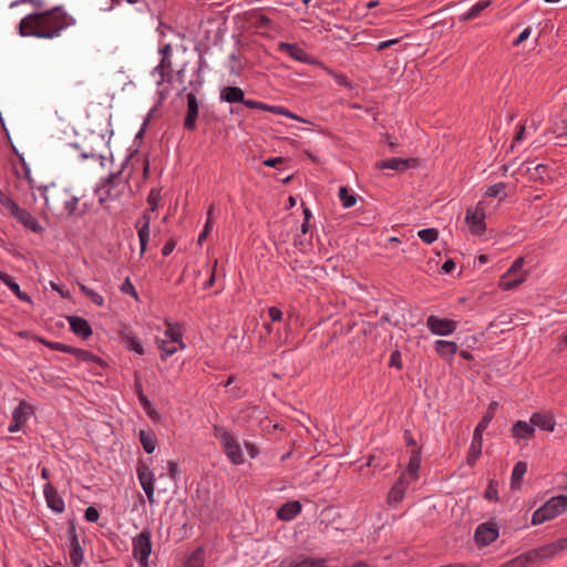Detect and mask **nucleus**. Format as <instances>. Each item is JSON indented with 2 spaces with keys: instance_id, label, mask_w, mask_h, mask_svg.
I'll list each match as a JSON object with an SVG mask.
<instances>
[{
  "instance_id": "1",
  "label": "nucleus",
  "mask_w": 567,
  "mask_h": 567,
  "mask_svg": "<svg viewBox=\"0 0 567 567\" xmlns=\"http://www.w3.org/2000/svg\"><path fill=\"white\" fill-rule=\"evenodd\" d=\"M73 24H75V19L61 7H55L22 18L19 23V34L21 37L52 40L59 38L65 29Z\"/></svg>"
},
{
  "instance_id": "2",
  "label": "nucleus",
  "mask_w": 567,
  "mask_h": 567,
  "mask_svg": "<svg viewBox=\"0 0 567 567\" xmlns=\"http://www.w3.org/2000/svg\"><path fill=\"white\" fill-rule=\"evenodd\" d=\"M40 196L44 200L45 212L58 218L70 217L76 209L79 197L69 189L55 184L40 186Z\"/></svg>"
},
{
  "instance_id": "3",
  "label": "nucleus",
  "mask_w": 567,
  "mask_h": 567,
  "mask_svg": "<svg viewBox=\"0 0 567 567\" xmlns=\"http://www.w3.org/2000/svg\"><path fill=\"white\" fill-rule=\"evenodd\" d=\"M567 509V496L558 495L549 498L537 508L532 516V525H540L561 515Z\"/></svg>"
},
{
  "instance_id": "4",
  "label": "nucleus",
  "mask_w": 567,
  "mask_h": 567,
  "mask_svg": "<svg viewBox=\"0 0 567 567\" xmlns=\"http://www.w3.org/2000/svg\"><path fill=\"white\" fill-rule=\"evenodd\" d=\"M214 435L217 440H219L227 458L233 464L239 465L245 462L240 444L230 431L223 426L215 425Z\"/></svg>"
},
{
  "instance_id": "5",
  "label": "nucleus",
  "mask_w": 567,
  "mask_h": 567,
  "mask_svg": "<svg viewBox=\"0 0 567 567\" xmlns=\"http://www.w3.org/2000/svg\"><path fill=\"white\" fill-rule=\"evenodd\" d=\"M124 188L125 183L122 182L121 172L111 173L100 183L95 190L99 203L104 204L118 198Z\"/></svg>"
},
{
  "instance_id": "6",
  "label": "nucleus",
  "mask_w": 567,
  "mask_h": 567,
  "mask_svg": "<svg viewBox=\"0 0 567 567\" xmlns=\"http://www.w3.org/2000/svg\"><path fill=\"white\" fill-rule=\"evenodd\" d=\"M524 262L525 260L523 257L515 259L507 271L502 275L498 282V286L502 290H513L526 281L527 271L523 269Z\"/></svg>"
},
{
  "instance_id": "7",
  "label": "nucleus",
  "mask_w": 567,
  "mask_h": 567,
  "mask_svg": "<svg viewBox=\"0 0 567 567\" xmlns=\"http://www.w3.org/2000/svg\"><path fill=\"white\" fill-rule=\"evenodd\" d=\"M133 556L141 566H147L150 555L152 553V532L150 528L143 529L140 534L133 537Z\"/></svg>"
},
{
  "instance_id": "8",
  "label": "nucleus",
  "mask_w": 567,
  "mask_h": 567,
  "mask_svg": "<svg viewBox=\"0 0 567 567\" xmlns=\"http://www.w3.org/2000/svg\"><path fill=\"white\" fill-rule=\"evenodd\" d=\"M567 549V537L556 539L538 548L528 550L533 564L554 558L560 551Z\"/></svg>"
},
{
  "instance_id": "9",
  "label": "nucleus",
  "mask_w": 567,
  "mask_h": 567,
  "mask_svg": "<svg viewBox=\"0 0 567 567\" xmlns=\"http://www.w3.org/2000/svg\"><path fill=\"white\" fill-rule=\"evenodd\" d=\"M173 62L172 55H161L158 64L151 71L152 76H158L156 80L157 92L161 100L165 99L163 84L172 81Z\"/></svg>"
},
{
  "instance_id": "10",
  "label": "nucleus",
  "mask_w": 567,
  "mask_h": 567,
  "mask_svg": "<svg viewBox=\"0 0 567 567\" xmlns=\"http://www.w3.org/2000/svg\"><path fill=\"white\" fill-rule=\"evenodd\" d=\"M426 327L434 336L447 337L456 331L458 322L449 318H440L431 315L426 319Z\"/></svg>"
},
{
  "instance_id": "11",
  "label": "nucleus",
  "mask_w": 567,
  "mask_h": 567,
  "mask_svg": "<svg viewBox=\"0 0 567 567\" xmlns=\"http://www.w3.org/2000/svg\"><path fill=\"white\" fill-rule=\"evenodd\" d=\"M137 478L151 504L154 503L155 475L148 464L140 463L137 466Z\"/></svg>"
},
{
  "instance_id": "12",
  "label": "nucleus",
  "mask_w": 567,
  "mask_h": 567,
  "mask_svg": "<svg viewBox=\"0 0 567 567\" xmlns=\"http://www.w3.org/2000/svg\"><path fill=\"white\" fill-rule=\"evenodd\" d=\"M485 209L480 204L466 212L465 221L473 235H482L485 231Z\"/></svg>"
},
{
  "instance_id": "13",
  "label": "nucleus",
  "mask_w": 567,
  "mask_h": 567,
  "mask_svg": "<svg viewBox=\"0 0 567 567\" xmlns=\"http://www.w3.org/2000/svg\"><path fill=\"white\" fill-rule=\"evenodd\" d=\"M278 51L286 53L290 59L306 63V64H318L319 62L308 54L298 43L279 42Z\"/></svg>"
},
{
  "instance_id": "14",
  "label": "nucleus",
  "mask_w": 567,
  "mask_h": 567,
  "mask_svg": "<svg viewBox=\"0 0 567 567\" xmlns=\"http://www.w3.org/2000/svg\"><path fill=\"white\" fill-rule=\"evenodd\" d=\"M498 537V528L493 523H484L477 526L474 533V539L480 546H487Z\"/></svg>"
},
{
  "instance_id": "15",
  "label": "nucleus",
  "mask_w": 567,
  "mask_h": 567,
  "mask_svg": "<svg viewBox=\"0 0 567 567\" xmlns=\"http://www.w3.org/2000/svg\"><path fill=\"white\" fill-rule=\"evenodd\" d=\"M151 214H152V212L145 210L143 213V215L141 216V218H138L137 221L135 223V228L137 230V236H138L140 246H141V251H140L141 256L145 252V250L147 248V244L150 241V224L152 220Z\"/></svg>"
},
{
  "instance_id": "16",
  "label": "nucleus",
  "mask_w": 567,
  "mask_h": 567,
  "mask_svg": "<svg viewBox=\"0 0 567 567\" xmlns=\"http://www.w3.org/2000/svg\"><path fill=\"white\" fill-rule=\"evenodd\" d=\"M421 468V450L415 447L410 452L408 467L401 473V477L410 483H415L419 480V472Z\"/></svg>"
},
{
  "instance_id": "17",
  "label": "nucleus",
  "mask_w": 567,
  "mask_h": 567,
  "mask_svg": "<svg viewBox=\"0 0 567 567\" xmlns=\"http://www.w3.org/2000/svg\"><path fill=\"white\" fill-rule=\"evenodd\" d=\"M43 495L48 507L54 513L61 514L65 509V503L51 483L43 486Z\"/></svg>"
},
{
  "instance_id": "18",
  "label": "nucleus",
  "mask_w": 567,
  "mask_h": 567,
  "mask_svg": "<svg viewBox=\"0 0 567 567\" xmlns=\"http://www.w3.org/2000/svg\"><path fill=\"white\" fill-rule=\"evenodd\" d=\"M530 422L534 429L545 432H554L556 426L555 415L550 411L536 412L530 415Z\"/></svg>"
},
{
  "instance_id": "19",
  "label": "nucleus",
  "mask_w": 567,
  "mask_h": 567,
  "mask_svg": "<svg viewBox=\"0 0 567 567\" xmlns=\"http://www.w3.org/2000/svg\"><path fill=\"white\" fill-rule=\"evenodd\" d=\"M219 99L220 101L229 104L243 103L245 106H247V103L249 102H256L255 100L245 99L244 91L238 86H224L220 90Z\"/></svg>"
},
{
  "instance_id": "20",
  "label": "nucleus",
  "mask_w": 567,
  "mask_h": 567,
  "mask_svg": "<svg viewBox=\"0 0 567 567\" xmlns=\"http://www.w3.org/2000/svg\"><path fill=\"white\" fill-rule=\"evenodd\" d=\"M187 99V114L184 121V126L186 130L193 131L196 127V121L198 117V100L194 92H190L186 96Z\"/></svg>"
},
{
  "instance_id": "21",
  "label": "nucleus",
  "mask_w": 567,
  "mask_h": 567,
  "mask_svg": "<svg viewBox=\"0 0 567 567\" xmlns=\"http://www.w3.org/2000/svg\"><path fill=\"white\" fill-rule=\"evenodd\" d=\"M534 434L535 429L530 421H517L512 427V435L516 440L517 444H520V441H529L534 437Z\"/></svg>"
},
{
  "instance_id": "22",
  "label": "nucleus",
  "mask_w": 567,
  "mask_h": 567,
  "mask_svg": "<svg viewBox=\"0 0 567 567\" xmlns=\"http://www.w3.org/2000/svg\"><path fill=\"white\" fill-rule=\"evenodd\" d=\"M410 485H412V483L406 480L403 481L400 476L389 492L388 504L392 507L400 504L404 499L405 492Z\"/></svg>"
},
{
  "instance_id": "23",
  "label": "nucleus",
  "mask_w": 567,
  "mask_h": 567,
  "mask_svg": "<svg viewBox=\"0 0 567 567\" xmlns=\"http://www.w3.org/2000/svg\"><path fill=\"white\" fill-rule=\"evenodd\" d=\"M70 539V560L74 567H79L84 560V551L80 545L75 527L72 526L69 532Z\"/></svg>"
},
{
  "instance_id": "24",
  "label": "nucleus",
  "mask_w": 567,
  "mask_h": 567,
  "mask_svg": "<svg viewBox=\"0 0 567 567\" xmlns=\"http://www.w3.org/2000/svg\"><path fill=\"white\" fill-rule=\"evenodd\" d=\"M68 321L74 334L82 337L83 339H87L92 336L93 331L86 319L78 316H70L68 317Z\"/></svg>"
},
{
  "instance_id": "25",
  "label": "nucleus",
  "mask_w": 567,
  "mask_h": 567,
  "mask_svg": "<svg viewBox=\"0 0 567 567\" xmlns=\"http://www.w3.org/2000/svg\"><path fill=\"white\" fill-rule=\"evenodd\" d=\"M299 501H290L281 505L277 511V517L282 522H290L301 513Z\"/></svg>"
},
{
  "instance_id": "26",
  "label": "nucleus",
  "mask_w": 567,
  "mask_h": 567,
  "mask_svg": "<svg viewBox=\"0 0 567 567\" xmlns=\"http://www.w3.org/2000/svg\"><path fill=\"white\" fill-rule=\"evenodd\" d=\"M13 217L32 233L39 234L43 230L40 223L24 208L19 207Z\"/></svg>"
},
{
  "instance_id": "27",
  "label": "nucleus",
  "mask_w": 567,
  "mask_h": 567,
  "mask_svg": "<svg viewBox=\"0 0 567 567\" xmlns=\"http://www.w3.org/2000/svg\"><path fill=\"white\" fill-rule=\"evenodd\" d=\"M434 349L441 358L452 362L454 355L457 353L458 347L454 341L436 340L434 342Z\"/></svg>"
},
{
  "instance_id": "28",
  "label": "nucleus",
  "mask_w": 567,
  "mask_h": 567,
  "mask_svg": "<svg viewBox=\"0 0 567 567\" xmlns=\"http://www.w3.org/2000/svg\"><path fill=\"white\" fill-rule=\"evenodd\" d=\"M165 331L164 339L171 340V343H177V348H186V344L183 341V331L178 323H174L168 319L165 320Z\"/></svg>"
},
{
  "instance_id": "29",
  "label": "nucleus",
  "mask_w": 567,
  "mask_h": 567,
  "mask_svg": "<svg viewBox=\"0 0 567 567\" xmlns=\"http://www.w3.org/2000/svg\"><path fill=\"white\" fill-rule=\"evenodd\" d=\"M483 435L478 431L473 432L472 442L467 454V464L471 466L475 464L480 455L482 454Z\"/></svg>"
},
{
  "instance_id": "30",
  "label": "nucleus",
  "mask_w": 567,
  "mask_h": 567,
  "mask_svg": "<svg viewBox=\"0 0 567 567\" xmlns=\"http://www.w3.org/2000/svg\"><path fill=\"white\" fill-rule=\"evenodd\" d=\"M413 162H414V159H412V158L403 159V158L393 157V158H389V159L379 162L377 164V167L380 169H392V171L403 172Z\"/></svg>"
},
{
  "instance_id": "31",
  "label": "nucleus",
  "mask_w": 567,
  "mask_h": 567,
  "mask_svg": "<svg viewBox=\"0 0 567 567\" xmlns=\"http://www.w3.org/2000/svg\"><path fill=\"white\" fill-rule=\"evenodd\" d=\"M140 442L147 454L155 451L157 446L156 435L152 430H141L138 433Z\"/></svg>"
},
{
  "instance_id": "32",
  "label": "nucleus",
  "mask_w": 567,
  "mask_h": 567,
  "mask_svg": "<svg viewBox=\"0 0 567 567\" xmlns=\"http://www.w3.org/2000/svg\"><path fill=\"white\" fill-rule=\"evenodd\" d=\"M156 346L161 350V359L166 360L172 357L179 350H184L185 348H177V343H171V340L167 339H157Z\"/></svg>"
},
{
  "instance_id": "33",
  "label": "nucleus",
  "mask_w": 567,
  "mask_h": 567,
  "mask_svg": "<svg viewBox=\"0 0 567 567\" xmlns=\"http://www.w3.org/2000/svg\"><path fill=\"white\" fill-rule=\"evenodd\" d=\"M32 414V409L24 401L20 402L19 405L12 412L13 421H17L21 425L24 426L30 415Z\"/></svg>"
},
{
  "instance_id": "34",
  "label": "nucleus",
  "mask_w": 567,
  "mask_h": 567,
  "mask_svg": "<svg viewBox=\"0 0 567 567\" xmlns=\"http://www.w3.org/2000/svg\"><path fill=\"white\" fill-rule=\"evenodd\" d=\"M247 107L254 109V110H261V111H266V112H270V113L284 115V116H286V112L288 110L281 105H269V104H266V103H262L259 101L247 103Z\"/></svg>"
},
{
  "instance_id": "35",
  "label": "nucleus",
  "mask_w": 567,
  "mask_h": 567,
  "mask_svg": "<svg viewBox=\"0 0 567 567\" xmlns=\"http://www.w3.org/2000/svg\"><path fill=\"white\" fill-rule=\"evenodd\" d=\"M527 472V463L519 461L515 464L512 473L511 485L512 488L520 486L522 480Z\"/></svg>"
},
{
  "instance_id": "36",
  "label": "nucleus",
  "mask_w": 567,
  "mask_h": 567,
  "mask_svg": "<svg viewBox=\"0 0 567 567\" xmlns=\"http://www.w3.org/2000/svg\"><path fill=\"white\" fill-rule=\"evenodd\" d=\"M491 0H480L475 2L467 12L462 16V20L468 21L475 19L483 10L491 6Z\"/></svg>"
},
{
  "instance_id": "37",
  "label": "nucleus",
  "mask_w": 567,
  "mask_h": 567,
  "mask_svg": "<svg viewBox=\"0 0 567 567\" xmlns=\"http://www.w3.org/2000/svg\"><path fill=\"white\" fill-rule=\"evenodd\" d=\"M547 171H548V168L544 164H537L533 167L527 165L525 168V172L528 174L530 179L542 181V182L545 181L546 178H548Z\"/></svg>"
},
{
  "instance_id": "38",
  "label": "nucleus",
  "mask_w": 567,
  "mask_h": 567,
  "mask_svg": "<svg viewBox=\"0 0 567 567\" xmlns=\"http://www.w3.org/2000/svg\"><path fill=\"white\" fill-rule=\"evenodd\" d=\"M45 344L52 350L60 351L62 353H75L81 358H85L90 354L87 351L79 350L61 342H45Z\"/></svg>"
},
{
  "instance_id": "39",
  "label": "nucleus",
  "mask_w": 567,
  "mask_h": 567,
  "mask_svg": "<svg viewBox=\"0 0 567 567\" xmlns=\"http://www.w3.org/2000/svg\"><path fill=\"white\" fill-rule=\"evenodd\" d=\"M79 288L83 295H85L97 307L104 306V297L96 292L95 290L89 288L84 284H79Z\"/></svg>"
},
{
  "instance_id": "40",
  "label": "nucleus",
  "mask_w": 567,
  "mask_h": 567,
  "mask_svg": "<svg viewBox=\"0 0 567 567\" xmlns=\"http://www.w3.org/2000/svg\"><path fill=\"white\" fill-rule=\"evenodd\" d=\"M530 557L528 551L514 557L513 559L502 564L499 567H528L532 565Z\"/></svg>"
},
{
  "instance_id": "41",
  "label": "nucleus",
  "mask_w": 567,
  "mask_h": 567,
  "mask_svg": "<svg viewBox=\"0 0 567 567\" xmlns=\"http://www.w3.org/2000/svg\"><path fill=\"white\" fill-rule=\"evenodd\" d=\"M339 199L344 208H350L355 205L357 197L349 193L348 187L341 186L339 188Z\"/></svg>"
},
{
  "instance_id": "42",
  "label": "nucleus",
  "mask_w": 567,
  "mask_h": 567,
  "mask_svg": "<svg viewBox=\"0 0 567 567\" xmlns=\"http://www.w3.org/2000/svg\"><path fill=\"white\" fill-rule=\"evenodd\" d=\"M417 237L425 244L434 243L439 237V230L436 228H424L417 231Z\"/></svg>"
},
{
  "instance_id": "43",
  "label": "nucleus",
  "mask_w": 567,
  "mask_h": 567,
  "mask_svg": "<svg viewBox=\"0 0 567 567\" xmlns=\"http://www.w3.org/2000/svg\"><path fill=\"white\" fill-rule=\"evenodd\" d=\"M4 285L22 301L30 302L31 299L28 293L21 291L20 286L10 276Z\"/></svg>"
},
{
  "instance_id": "44",
  "label": "nucleus",
  "mask_w": 567,
  "mask_h": 567,
  "mask_svg": "<svg viewBox=\"0 0 567 567\" xmlns=\"http://www.w3.org/2000/svg\"><path fill=\"white\" fill-rule=\"evenodd\" d=\"M0 204L13 216L19 205L8 195L0 190Z\"/></svg>"
},
{
  "instance_id": "45",
  "label": "nucleus",
  "mask_w": 567,
  "mask_h": 567,
  "mask_svg": "<svg viewBox=\"0 0 567 567\" xmlns=\"http://www.w3.org/2000/svg\"><path fill=\"white\" fill-rule=\"evenodd\" d=\"M159 202H161V190L153 188L147 196V203L150 205L148 210L154 213L157 209Z\"/></svg>"
},
{
  "instance_id": "46",
  "label": "nucleus",
  "mask_w": 567,
  "mask_h": 567,
  "mask_svg": "<svg viewBox=\"0 0 567 567\" xmlns=\"http://www.w3.org/2000/svg\"><path fill=\"white\" fill-rule=\"evenodd\" d=\"M195 78L189 81V86L192 87L193 92L196 94L199 92L204 84V76L202 74L200 68H197L195 71Z\"/></svg>"
},
{
  "instance_id": "47",
  "label": "nucleus",
  "mask_w": 567,
  "mask_h": 567,
  "mask_svg": "<svg viewBox=\"0 0 567 567\" xmlns=\"http://www.w3.org/2000/svg\"><path fill=\"white\" fill-rule=\"evenodd\" d=\"M494 417V413L488 411L486 412L481 421L478 422V424L476 425V427L474 429V431H478L480 434L483 435V432L488 427L489 423L492 422Z\"/></svg>"
},
{
  "instance_id": "48",
  "label": "nucleus",
  "mask_w": 567,
  "mask_h": 567,
  "mask_svg": "<svg viewBox=\"0 0 567 567\" xmlns=\"http://www.w3.org/2000/svg\"><path fill=\"white\" fill-rule=\"evenodd\" d=\"M504 190H505V184L499 182V183L488 186L485 192V195L487 197H497L501 194H503V196H506Z\"/></svg>"
},
{
  "instance_id": "49",
  "label": "nucleus",
  "mask_w": 567,
  "mask_h": 567,
  "mask_svg": "<svg viewBox=\"0 0 567 567\" xmlns=\"http://www.w3.org/2000/svg\"><path fill=\"white\" fill-rule=\"evenodd\" d=\"M327 72L334 79V81L341 85V86H346V87H351V83L349 81V79L347 78L346 74L343 73H337L334 72L333 70L331 69H328Z\"/></svg>"
},
{
  "instance_id": "50",
  "label": "nucleus",
  "mask_w": 567,
  "mask_h": 567,
  "mask_svg": "<svg viewBox=\"0 0 567 567\" xmlns=\"http://www.w3.org/2000/svg\"><path fill=\"white\" fill-rule=\"evenodd\" d=\"M120 290L123 292V293H127L132 297H134L136 300L138 299V293L134 287V285L132 284V281L130 280V278H126L124 280V282L121 285L120 287Z\"/></svg>"
},
{
  "instance_id": "51",
  "label": "nucleus",
  "mask_w": 567,
  "mask_h": 567,
  "mask_svg": "<svg viewBox=\"0 0 567 567\" xmlns=\"http://www.w3.org/2000/svg\"><path fill=\"white\" fill-rule=\"evenodd\" d=\"M138 400L142 404V406L144 408L145 412L152 416L153 415V408H152V403L150 402V400L146 398V395L143 393L141 386H138Z\"/></svg>"
},
{
  "instance_id": "52",
  "label": "nucleus",
  "mask_w": 567,
  "mask_h": 567,
  "mask_svg": "<svg viewBox=\"0 0 567 567\" xmlns=\"http://www.w3.org/2000/svg\"><path fill=\"white\" fill-rule=\"evenodd\" d=\"M167 475L172 481L177 482L178 476H179L177 462H175V461L167 462Z\"/></svg>"
},
{
  "instance_id": "53",
  "label": "nucleus",
  "mask_w": 567,
  "mask_h": 567,
  "mask_svg": "<svg viewBox=\"0 0 567 567\" xmlns=\"http://www.w3.org/2000/svg\"><path fill=\"white\" fill-rule=\"evenodd\" d=\"M127 348H128V350L134 351L137 354L144 353V347H143L142 342L140 340H137L136 338H130L127 340Z\"/></svg>"
},
{
  "instance_id": "54",
  "label": "nucleus",
  "mask_w": 567,
  "mask_h": 567,
  "mask_svg": "<svg viewBox=\"0 0 567 567\" xmlns=\"http://www.w3.org/2000/svg\"><path fill=\"white\" fill-rule=\"evenodd\" d=\"M291 567H324L323 560L305 559L293 564Z\"/></svg>"
},
{
  "instance_id": "55",
  "label": "nucleus",
  "mask_w": 567,
  "mask_h": 567,
  "mask_svg": "<svg viewBox=\"0 0 567 567\" xmlns=\"http://www.w3.org/2000/svg\"><path fill=\"white\" fill-rule=\"evenodd\" d=\"M84 517L90 523H96L100 518V513L94 506H89L85 509Z\"/></svg>"
},
{
  "instance_id": "56",
  "label": "nucleus",
  "mask_w": 567,
  "mask_h": 567,
  "mask_svg": "<svg viewBox=\"0 0 567 567\" xmlns=\"http://www.w3.org/2000/svg\"><path fill=\"white\" fill-rule=\"evenodd\" d=\"M389 365L396 368L399 370L402 369V359L400 351L395 350L391 353Z\"/></svg>"
},
{
  "instance_id": "57",
  "label": "nucleus",
  "mask_w": 567,
  "mask_h": 567,
  "mask_svg": "<svg viewBox=\"0 0 567 567\" xmlns=\"http://www.w3.org/2000/svg\"><path fill=\"white\" fill-rule=\"evenodd\" d=\"M214 220H206L203 231L199 234L197 243L202 245L203 241L207 238L208 234L213 228Z\"/></svg>"
},
{
  "instance_id": "58",
  "label": "nucleus",
  "mask_w": 567,
  "mask_h": 567,
  "mask_svg": "<svg viewBox=\"0 0 567 567\" xmlns=\"http://www.w3.org/2000/svg\"><path fill=\"white\" fill-rule=\"evenodd\" d=\"M532 33V29L528 27V28H525L519 34L518 37L516 38V40L513 42V45L514 47H518L525 40H527L529 38Z\"/></svg>"
},
{
  "instance_id": "59",
  "label": "nucleus",
  "mask_w": 567,
  "mask_h": 567,
  "mask_svg": "<svg viewBox=\"0 0 567 567\" xmlns=\"http://www.w3.org/2000/svg\"><path fill=\"white\" fill-rule=\"evenodd\" d=\"M268 315L272 321H280L282 319V311L277 307H270Z\"/></svg>"
},
{
  "instance_id": "60",
  "label": "nucleus",
  "mask_w": 567,
  "mask_h": 567,
  "mask_svg": "<svg viewBox=\"0 0 567 567\" xmlns=\"http://www.w3.org/2000/svg\"><path fill=\"white\" fill-rule=\"evenodd\" d=\"M398 42H399V39H390V40H386V41L379 42L378 45H377V50L378 51H383L386 48H390V47L396 44Z\"/></svg>"
},
{
  "instance_id": "61",
  "label": "nucleus",
  "mask_w": 567,
  "mask_h": 567,
  "mask_svg": "<svg viewBox=\"0 0 567 567\" xmlns=\"http://www.w3.org/2000/svg\"><path fill=\"white\" fill-rule=\"evenodd\" d=\"M284 162V157H272L265 159L264 165L267 167H276L278 164H282Z\"/></svg>"
},
{
  "instance_id": "62",
  "label": "nucleus",
  "mask_w": 567,
  "mask_h": 567,
  "mask_svg": "<svg viewBox=\"0 0 567 567\" xmlns=\"http://www.w3.org/2000/svg\"><path fill=\"white\" fill-rule=\"evenodd\" d=\"M526 127L524 124L518 126L517 133L513 140V144L520 143L524 140Z\"/></svg>"
},
{
  "instance_id": "63",
  "label": "nucleus",
  "mask_w": 567,
  "mask_h": 567,
  "mask_svg": "<svg viewBox=\"0 0 567 567\" xmlns=\"http://www.w3.org/2000/svg\"><path fill=\"white\" fill-rule=\"evenodd\" d=\"M172 53H173V48H172L171 43L162 44L158 49L159 55H172Z\"/></svg>"
},
{
  "instance_id": "64",
  "label": "nucleus",
  "mask_w": 567,
  "mask_h": 567,
  "mask_svg": "<svg viewBox=\"0 0 567 567\" xmlns=\"http://www.w3.org/2000/svg\"><path fill=\"white\" fill-rule=\"evenodd\" d=\"M175 248V243L173 240L167 241L164 247L162 248V255L168 256L172 254V251Z\"/></svg>"
}]
</instances>
